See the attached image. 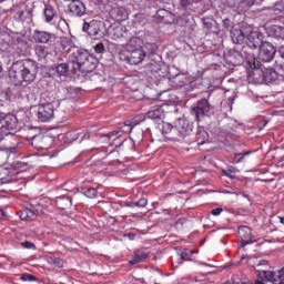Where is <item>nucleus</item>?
Wrapping results in <instances>:
<instances>
[{
    "label": "nucleus",
    "mask_w": 284,
    "mask_h": 284,
    "mask_svg": "<svg viewBox=\"0 0 284 284\" xmlns=\"http://www.w3.org/2000/svg\"><path fill=\"white\" fill-rule=\"evenodd\" d=\"M39 74V63L32 59L18 60L9 70V79L14 85H30Z\"/></svg>",
    "instance_id": "f257e3e1"
},
{
    "label": "nucleus",
    "mask_w": 284,
    "mask_h": 284,
    "mask_svg": "<svg viewBox=\"0 0 284 284\" xmlns=\"http://www.w3.org/2000/svg\"><path fill=\"white\" fill-rule=\"evenodd\" d=\"M70 54V61L73 65V73L81 72V74H90L97 70L99 65V60L94 55L90 54L85 49H79L73 47V49H68Z\"/></svg>",
    "instance_id": "f03ea898"
},
{
    "label": "nucleus",
    "mask_w": 284,
    "mask_h": 284,
    "mask_svg": "<svg viewBox=\"0 0 284 284\" xmlns=\"http://www.w3.org/2000/svg\"><path fill=\"white\" fill-rule=\"evenodd\" d=\"M224 61L227 65H244L245 68H256V57L250 47L236 45L234 49L224 52Z\"/></svg>",
    "instance_id": "7ed1b4c3"
},
{
    "label": "nucleus",
    "mask_w": 284,
    "mask_h": 284,
    "mask_svg": "<svg viewBox=\"0 0 284 284\" xmlns=\"http://www.w3.org/2000/svg\"><path fill=\"white\" fill-rule=\"evenodd\" d=\"M251 70H253L252 77L255 83H274V81H278L276 69L266 68L258 60H255V68H251Z\"/></svg>",
    "instance_id": "20e7f679"
},
{
    "label": "nucleus",
    "mask_w": 284,
    "mask_h": 284,
    "mask_svg": "<svg viewBox=\"0 0 284 284\" xmlns=\"http://www.w3.org/2000/svg\"><path fill=\"white\" fill-rule=\"evenodd\" d=\"M165 64L161 61L151 60L150 63L145 67V73L149 79H156L158 81L165 77Z\"/></svg>",
    "instance_id": "39448f33"
},
{
    "label": "nucleus",
    "mask_w": 284,
    "mask_h": 284,
    "mask_svg": "<svg viewBox=\"0 0 284 284\" xmlns=\"http://www.w3.org/2000/svg\"><path fill=\"white\" fill-rule=\"evenodd\" d=\"M210 110H212L210 101H207V99H201L196 102L195 106L191 108V114L195 116L196 121H201L210 114Z\"/></svg>",
    "instance_id": "423d86ee"
},
{
    "label": "nucleus",
    "mask_w": 284,
    "mask_h": 284,
    "mask_svg": "<svg viewBox=\"0 0 284 284\" xmlns=\"http://www.w3.org/2000/svg\"><path fill=\"white\" fill-rule=\"evenodd\" d=\"M166 77L175 90H179V88H184V85L187 83L185 82V75L181 74L179 68L174 65L168 68Z\"/></svg>",
    "instance_id": "0eeeda50"
},
{
    "label": "nucleus",
    "mask_w": 284,
    "mask_h": 284,
    "mask_svg": "<svg viewBox=\"0 0 284 284\" xmlns=\"http://www.w3.org/2000/svg\"><path fill=\"white\" fill-rule=\"evenodd\" d=\"M103 23L99 20H92L88 22L84 19V23L82 27L83 32H87L89 37H93L94 39H99V37H103Z\"/></svg>",
    "instance_id": "6e6552de"
},
{
    "label": "nucleus",
    "mask_w": 284,
    "mask_h": 284,
    "mask_svg": "<svg viewBox=\"0 0 284 284\" xmlns=\"http://www.w3.org/2000/svg\"><path fill=\"white\" fill-rule=\"evenodd\" d=\"M276 48L270 42H263L260 47L258 60L262 63H270L274 60Z\"/></svg>",
    "instance_id": "1a4fd4ad"
},
{
    "label": "nucleus",
    "mask_w": 284,
    "mask_h": 284,
    "mask_svg": "<svg viewBox=\"0 0 284 284\" xmlns=\"http://www.w3.org/2000/svg\"><path fill=\"white\" fill-rule=\"evenodd\" d=\"M185 136H187L185 121L179 120L178 123L173 126L171 135H169V139H171V141H183Z\"/></svg>",
    "instance_id": "9d476101"
},
{
    "label": "nucleus",
    "mask_w": 284,
    "mask_h": 284,
    "mask_svg": "<svg viewBox=\"0 0 284 284\" xmlns=\"http://www.w3.org/2000/svg\"><path fill=\"white\" fill-rule=\"evenodd\" d=\"M263 45V40L261 39V33L257 31H252L247 37H246V42L245 44L242 45V48H250L251 54H254V50L261 48Z\"/></svg>",
    "instance_id": "9b49d317"
},
{
    "label": "nucleus",
    "mask_w": 284,
    "mask_h": 284,
    "mask_svg": "<svg viewBox=\"0 0 284 284\" xmlns=\"http://www.w3.org/2000/svg\"><path fill=\"white\" fill-rule=\"evenodd\" d=\"M54 116V105L52 103L40 104L38 108V119L42 123H48Z\"/></svg>",
    "instance_id": "f8f14e48"
},
{
    "label": "nucleus",
    "mask_w": 284,
    "mask_h": 284,
    "mask_svg": "<svg viewBox=\"0 0 284 284\" xmlns=\"http://www.w3.org/2000/svg\"><path fill=\"white\" fill-rule=\"evenodd\" d=\"M126 54L125 61H128L130 65H139V63H143V60L148 57L144 49L128 51Z\"/></svg>",
    "instance_id": "ddd939ff"
},
{
    "label": "nucleus",
    "mask_w": 284,
    "mask_h": 284,
    "mask_svg": "<svg viewBox=\"0 0 284 284\" xmlns=\"http://www.w3.org/2000/svg\"><path fill=\"white\" fill-rule=\"evenodd\" d=\"M0 123L1 128L4 129L9 134H11V132L19 126V120L14 114H3V119Z\"/></svg>",
    "instance_id": "4468645a"
},
{
    "label": "nucleus",
    "mask_w": 284,
    "mask_h": 284,
    "mask_svg": "<svg viewBox=\"0 0 284 284\" xmlns=\"http://www.w3.org/2000/svg\"><path fill=\"white\" fill-rule=\"evenodd\" d=\"M237 234L240 237V247H245V245H251V243H254L252 240V230L250 227L240 226Z\"/></svg>",
    "instance_id": "2eb2a0df"
},
{
    "label": "nucleus",
    "mask_w": 284,
    "mask_h": 284,
    "mask_svg": "<svg viewBox=\"0 0 284 284\" xmlns=\"http://www.w3.org/2000/svg\"><path fill=\"white\" fill-rule=\"evenodd\" d=\"M52 33L39 29H36L32 34L34 43H40L41 45L50 43V41H52Z\"/></svg>",
    "instance_id": "dca6fc26"
},
{
    "label": "nucleus",
    "mask_w": 284,
    "mask_h": 284,
    "mask_svg": "<svg viewBox=\"0 0 284 284\" xmlns=\"http://www.w3.org/2000/svg\"><path fill=\"white\" fill-rule=\"evenodd\" d=\"M163 108H168V105H165V103L160 102V101H155V105L153 106V110H150L146 113L148 119H163V116H165V110Z\"/></svg>",
    "instance_id": "f3484780"
},
{
    "label": "nucleus",
    "mask_w": 284,
    "mask_h": 284,
    "mask_svg": "<svg viewBox=\"0 0 284 284\" xmlns=\"http://www.w3.org/2000/svg\"><path fill=\"white\" fill-rule=\"evenodd\" d=\"M68 10L74 17H83L85 14V4L80 0H74L68 4Z\"/></svg>",
    "instance_id": "a211bd4d"
},
{
    "label": "nucleus",
    "mask_w": 284,
    "mask_h": 284,
    "mask_svg": "<svg viewBox=\"0 0 284 284\" xmlns=\"http://www.w3.org/2000/svg\"><path fill=\"white\" fill-rule=\"evenodd\" d=\"M126 52H133L135 50H143V39L139 37H132L125 44Z\"/></svg>",
    "instance_id": "6ab92c4d"
},
{
    "label": "nucleus",
    "mask_w": 284,
    "mask_h": 284,
    "mask_svg": "<svg viewBox=\"0 0 284 284\" xmlns=\"http://www.w3.org/2000/svg\"><path fill=\"white\" fill-rule=\"evenodd\" d=\"M110 16L114 21H125L128 19V10L123 7H113Z\"/></svg>",
    "instance_id": "aec40b11"
},
{
    "label": "nucleus",
    "mask_w": 284,
    "mask_h": 284,
    "mask_svg": "<svg viewBox=\"0 0 284 284\" xmlns=\"http://www.w3.org/2000/svg\"><path fill=\"white\" fill-rule=\"evenodd\" d=\"M274 278V271H257V280L254 284L272 283Z\"/></svg>",
    "instance_id": "412c9836"
},
{
    "label": "nucleus",
    "mask_w": 284,
    "mask_h": 284,
    "mask_svg": "<svg viewBox=\"0 0 284 284\" xmlns=\"http://www.w3.org/2000/svg\"><path fill=\"white\" fill-rule=\"evenodd\" d=\"M48 141H50L48 136L39 134L32 138L31 143L37 150H48Z\"/></svg>",
    "instance_id": "4be33fe9"
},
{
    "label": "nucleus",
    "mask_w": 284,
    "mask_h": 284,
    "mask_svg": "<svg viewBox=\"0 0 284 284\" xmlns=\"http://www.w3.org/2000/svg\"><path fill=\"white\" fill-rule=\"evenodd\" d=\"M38 214V210L24 207L19 212V217L21 219V221H34Z\"/></svg>",
    "instance_id": "5701e85b"
},
{
    "label": "nucleus",
    "mask_w": 284,
    "mask_h": 284,
    "mask_svg": "<svg viewBox=\"0 0 284 284\" xmlns=\"http://www.w3.org/2000/svg\"><path fill=\"white\" fill-rule=\"evenodd\" d=\"M112 39H128V29L123 24L115 26L111 29Z\"/></svg>",
    "instance_id": "b1692460"
},
{
    "label": "nucleus",
    "mask_w": 284,
    "mask_h": 284,
    "mask_svg": "<svg viewBox=\"0 0 284 284\" xmlns=\"http://www.w3.org/2000/svg\"><path fill=\"white\" fill-rule=\"evenodd\" d=\"M34 52L39 61H45V59H48V57L52 54V51H50V48L43 44L36 45Z\"/></svg>",
    "instance_id": "393cba45"
},
{
    "label": "nucleus",
    "mask_w": 284,
    "mask_h": 284,
    "mask_svg": "<svg viewBox=\"0 0 284 284\" xmlns=\"http://www.w3.org/2000/svg\"><path fill=\"white\" fill-rule=\"evenodd\" d=\"M231 39L235 45H241L245 41V33L239 28L231 30Z\"/></svg>",
    "instance_id": "a878e982"
},
{
    "label": "nucleus",
    "mask_w": 284,
    "mask_h": 284,
    "mask_svg": "<svg viewBox=\"0 0 284 284\" xmlns=\"http://www.w3.org/2000/svg\"><path fill=\"white\" fill-rule=\"evenodd\" d=\"M207 141H210V134L207 131H205V129H197L195 133V143L197 145H205Z\"/></svg>",
    "instance_id": "bb28decb"
},
{
    "label": "nucleus",
    "mask_w": 284,
    "mask_h": 284,
    "mask_svg": "<svg viewBox=\"0 0 284 284\" xmlns=\"http://www.w3.org/2000/svg\"><path fill=\"white\" fill-rule=\"evenodd\" d=\"M268 32L273 39L284 40V27L273 24L268 28Z\"/></svg>",
    "instance_id": "cd10ccee"
},
{
    "label": "nucleus",
    "mask_w": 284,
    "mask_h": 284,
    "mask_svg": "<svg viewBox=\"0 0 284 284\" xmlns=\"http://www.w3.org/2000/svg\"><path fill=\"white\" fill-rule=\"evenodd\" d=\"M43 17L45 23H52V21H54V17H57V10H54V7L45 6L43 10Z\"/></svg>",
    "instance_id": "c85d7f7f"
},
{
    "label": "nucleus",
    "mask_w": 284,
    "mask_h": 284,
    "mask_svg": "<svg viewBox=\"0 0 284 284\" xmlns=\"http://www.w3.org/2000/svg\"><path fill=\"white\" fill-rule=\"evenodd\" d=\"M150 256V253H145L143 251H138L135 252L134 256L132 260H130V265H136L139 263H143Z\"/></svg>",
    "instance_id": "c756f323"
},
{
    "label": "nucleus",
    "mask_w": 284,
    "mask_h": 284,
    "mask_svg": "<svg viewBox=\"0 0 284 284\" xmlns=\"http://www.w3.org/2000/svg\"><path fill=\"white\" fill-rule=\"evenodd\" d=\"M143 50H144L146 57H152V54H156V52L159 51V45L154 42H146L144 44Z\"/></svg>",
    "instance_id": "7c9ffc66"
},
{
    "label": "nucleus",
    "mask_w": 284,
    "mask_h": 284,
    "mask_svg": "<svg viewBox=\"0 0 284 284\" xmlns=\"http://www.w3.org/2000/svg\"><path fill=\"white\" fill-rule=\"evenodd\" d=\"M55 72L59 77H68L70 72V65L65 62L55 65Z\"/></svg>",
    "instance_id": "2f4dec72"
},
{
    "label": "nucleus",
    "mask_w": 284,
    "mask_h": 284,
    "mask_svg": "<svg viewBox=\"0 0 284 284\" xmlns=\"http://www.w3.org/2000/svg\"><path fill=\"white\" fill-rule=\"evenodd\" d=\"M271 283H273V284H284V266L274 272L273 280H272Z\"/></svg>",
    "instance_id": "473e14b6"
},
{
    "label": "nucleus",
    "mask_w": 284,
    "mask_h": 284,
    "mask_svg": "<svg viewBox=\"0 0 284 284\" xmlns=\"http://www.w3.org/2000/svg\"><path fill=\"white\" fill-rule=\"evenodd\" d=\"M81 192L87 199H95L97 194H99L94 187H82Z\"/></svg>",
    "instance_id": "72a5a7b5"
},
{
    "label": "nucleus",
    "mask_w": 284,
    "mask_h": 284,
    "mask_svg": "<svg viewBox=\"0 0 284 284\" xmlns=\"http://www.w3.org/2000/svg\"><path fill=\"white\" fill-rule=\"evenodd\" d=\"M252 154V151H246L243 153H234L232 156V163H242V161Z\"/></svg>",
    "instance_id": "f704fd0d"
},
{
    "label": "nucleus",
    "mask_w": 284,
    "mask_h": 284,
    "mask_svg": "<svg viewBox=\"0 0 284 284\" xmlns=\"http://www.w3.org/2000/svg\"><path fill=\"white\" fill-rule=\"evenodd\" d=\"M273 12L275 14H283V12H284V2L283 1L275 2L274 7H273Z\"/></svg>",
    "instance_id": "c9c22d12"
},
{
    "label": "nucleus",
    "mask_w": 284,
    "mask_h": 284,
    "mask_svg": "<svg viewBox=\"0 0 284 284\" xmlns=\"http://www.w3.org/2000/svg\"><path fill=\"white\" fill-rule=\"evenodd\" d=\"M276 65H275V72L277 74V79H284V63H280L278 62H275Z\"/></svg>",
    "instance_id": "e433bc0d"
},
{
    "label": "nucleus",
    "mask_w": 284,
    "mask_h": 284,
    "mask_svg": "<svg viewBox=\"0 0 284 284\" xmlns=\"http://www.w3.org/2000/svg\"><path fill=\"white\" fill-rule=\"evenodd\" d=\"M174 129V126L169 123V122H163L162 123V133L163 134H169V136L172 134V130Z\"/></svg>",
    "instance_id": "4c0bfd02"
},
{
    "label": "nucleus",
    "mask_w": 284,
    "mask_h": 284,
    "mask_svg": "<svg viewBox=\"0 0 284 284\" xmlns=\"http://www.w3.org/2000/svg\"><path fill=\"white\" fill-rule=\"evenodd\" d=\"M222 26L223 28H225V30H234V22L229 18L222 20Z\"/></svg>",
    "instance_id": "58836bf2"
},
{
    "label": "nucleus",
    "mask_w": 284,
    "mask_h": 284,
    "mask_svg": "<svg viewBox=\"0 0 284 284\" xmlns=\"http://www.w3.org/2000/svg\"><path fill=\"white\" fill-rule=\"evenodd\" d=\"M58 203H63V206H60L61 210H65V207H70L72 205V199L70 197H60V201Z\"/></svg>",
    "instance_id": "ea45409f"
},
{
    "label": "nucleus",
    "mask_w": 284,
    "mask_h": 284,
    "mask_svg": "<svg viewBox=\"0 0 284 284\" xmlns=\"http://www.w3.org/2000/svg\"><path fill=\"white\" fill-rule=\"evenodd\" d=\"M192 254H194V251H183L181 253V261H192Z\"/></svg>",
    "instance_id": "a19ab883"
},
{
    "label": "nucleus",
    "mask_w": 284,
    "mask_h": 284,
    "mask_svg": "<svg viewBox=\"0 0 284 284\" xmlns=\"http://www.w3.org/2000/svg\"><path fill=\"white\" fill-rule=\"evenodd\" d=\"M176 17L172 12H166V16H164V19L162 20L164 23H174Z\"/></svg>",
    "instance_id": "79ce46f5"
},
{
    "label": "nucleus",
    "mask_w": 284,
    "mask_h": 284,
    "mask_svg": "<svg viewBox=\"0 0 284 284\" xmlns=\"http://www.w3.org/2000/svg\"><path fill=\"white\" fill-rule=\"evenodd\" d=\"M179 1H180V8H182V10H187V8H190V6L194 3V0H179Z\"/></svg>",
    "instance_id": "37998d69"
},
{
    "label": "nucleus",
    "mask_w": 284,
    "mask_h": 284,
    "mask_svg": "<svg viewBox=\"0 0 284 284\" xmlns=\"http://www.w3.org/2000/svg\"><path fill=\"white\" fill-rule=\"evenodd\" d=\"M256 3V0H240V6L242 8H252Z\"/></svg>",
    "instance_id": "c03bdc74"
},
{
    "label": "nucleus",
    "mask_w": 284,
    "mask_h": 284,
    "mask_svg": "<svg viewBox=\"0 0 284 284\" xmlns=\"http://www.w3.org/2000/svg\"><path fill=\"white\" fill-rule=\"evenodd\" d=\"M16 18L18 19V21H26V10L19 9L16 12Z\"/></svg>",
    "instance_id": "a18cd8bd"
},
{
    "label": "nucleus",
    "mask_w": 284,
    "mask_h": 284,
    "mask_svg": "<svg viewBox=\"0 0 284 284\" xmlns=\"http://www.w3.org/2000/svg\"><path fill=\"white\" fill-rule=\"evenodd\" d=\"M104 136H106V139H113V141H114L121 136V131H112V132L105 134Z\"/></svg>",
    "instance_id": "49530a36"
},
{
    "label": "nucleus",
    "mask_w": 284,
    "mask_h": 284,
    "mask_svg": "<svg viewBox=\"0 0 284 284\" xmlns=\"http://www.w3.org/2000/svg\"><path fill=\"white\" fill-rule=\"evenodd\" d=\"M62 47L65 50V48H72L73 43H72V39L70 38H63L61 40Z\"/></svg>",
    "instance_id": "de8ad7c7"
},
{
    "label": "nucleus",
    "mask_w": 284,
    "mask_h": 284,
    "mask_svg": "<svg viewBox=\"0 0 284 284\" xmlns=\"http://www.w3.org/2000/svg\"><path fill=\"white\" fill-rule=\"evenodd\" d=\"M168 10H165V9H159L158 11H156V14H155V17H158V19H161L162 21L165 19V16L168 14Z\"/></svg>",
    "instance_id": "09e8293b"
},
{
    "label": "nucleus",
    "mask_w": 284,
    "mask_h": 284,
    "mask_svg": "<svg viewBox=\"0 0 284 284\" xmlns=\"http://www.w3.org/2000/svg\"><path fill=\"white\" fill-rule=\"evenodd\" d=\"M94 52L97 54H103V52H105V45H103V43H98L95 47H94Z\"/></svg>",
    "instance_id": "8fccbe9b"
},
{
    "label": "nucleus",
    "mask_w": 284,
    "mask_h": 284,
    "mask_svg": "<svg viewBox=\"0 0 284 284\" xmlns=\"http://www.w3.org/2000/svg\"><path fill=\"white\" fill-rule=\"evenodd\" d=\"M21 281H28V282H32V281H37V276L34 275H30V274H22L20 276Z\"/></svg>",
    "instance_id": "3c124183"
},
{
    "label": "nucleus",
    "mask_w": 284,
    "mask_h": 284,
    "mask_svg": "<svg viewBox=\"0 0 284 284\" xmlns=\"http://www.w3.org/2000/svg\"><path fill=\"white\" fill-rule=\"evenodd\" d=\"M21 245L22 247H26V250H37V246L34 245V243L30 241L22 242Z\"/></svg>",
    "instance_id": "603ef678"
},
{
    "label": "nucleus",
    "mask_w": 284,
    "mask_h": 284,
    "mask_svg": "<svg viewBox=\"0 0 284 284\" xmlns=\"http://www.w3.org/2000/svg\"><path fill=\"white\" fill-rule=\"evenodd\" d=\"M148 205V199L142 197L138 202H135V207H145Z\"/></svg>",
    "instance_id": "864d4df0"
},
{
    "label": "nucleus",
    "mask_w": 284,
    "mask_h": 284,
    "mask_svg": "<svg viewBox=\"0 0 284 284\" xmlns=\"http://www.w3.org/2000/svg\"><path fill=\"white\" fill-rule=\"evenodd\" d=\"M225 6L229 8H235L236 3H240V0H222Z\"/></svg>",
    "instance_id": "5fc2aeb1"
},
{
    "label": "nucleus",
    "mask_w": 284,
    "mask_h": 284,
    "mask_svg": "<svg viewBox=\"0 0 284 284\" xmlns=\"http://www.w3.org/2000/svg\"><path fill=\"white\" fill-rule=\"evenodd\" d=\"M8 134L10 133L7 132L2 126H0V142L3 141L6 136H8Z\"/></svg>",
    "instance_id": "6e6d98bb"
},
{
    "label": "nucleus",
    "mask_w": 284,
    "mask_h": 284,
    "mask_svg": "<svg viewBox=\"0 0 284 284\" xmlns=\"http://www.w3.org/2000/svg\"><path fill=\"white\" fill-rule=\"evenodd\" d=\"M130 145L131 150H134V140L130 139V140H124L122 142V145Z\"/></svg>",
    "instance_id": "4d7b16f0"
},
{
    "label": "nucleus",
    "mask_w": 284,
    "mask_h": 284,
    "mask_svg": "<svg viewBox=\"0 0 284 284\" xmlns=\"http://www.w3.org/2000/svg\"><path fill=\"white\" fill-rule=\"evenodd\" d=\"M223 212V210L221 209V207H216V209H213L212 211H211V214L213 215V216H220V214Z\"/></svg>",
    "instance_id": "13d9d810"
},
{
    "label": "nucleus",
    "mask_w": 284,
    "mask_h": 284,
    "mask_svg": "<svg viewBox=\"0 0 284 284\" xmlns=\"http://www.w3.org/2000/svg\"><path fill=\"white\" fill-rule=\"evenodd\" d=\"M265 125H267V120H263L262 122H260L258 130H264Z\"/></svg>",
    "instance_id": "bf43d9fd"
},
{
    "label": "nucleus",
    "mask_w": 284,
    "mask_h": 284,
    "mask_svg": "<svg viewBox=\"0 0 284 284\" xmlns=\"http://www.w3.org/2000/svg\"><path fill=\"white\" fill-rule=\"evenodd\" d=\"M278 54H280L281 59H284V45L278 48Z\"/></svg>",
    "instance_id": "052dcab7"
},
{
    "label": "nucleus",
    "mask_w": 284,
    "mask_h": 284,
    "mask_svg": "<svg viewBox=\"0 0 284 284\" xmlns=\"http://www.w3.org/2000/svg\"><path fill=\"white\" fill-rule=\"evenodd\" d=\"M53 263H54V265H58L59 267H61V265H63V262L61 261V258H54Z\"/></svg>",
    "instance_id": "680f3d73"
},
{
    "label": "nucleus",
    "mask_w": 284,
    "mask_h": 284,
    "mask_svg": "<svg viewBox=\"0 0 284 284\" xmlns=\"http://www.w3.org/2000/svg\"><path fill=\"white\" fill-rule=\"evenodd\" d=\"M18 43H19L20 45H23L24 48H28V42H27V41L18 40Z\"/></svg>",
    "instance_id": "e2e57ef3"
},
{
    "label": "nucleus",
    "mask_w": 284,
    "mask_h": 284,
    "mask_svg": "<svg viewBox=\"0 0 284 284\" xmlns=\"http://www.w3.org/2000/svg\"><path fill=\"white\" fill-rule=\"evenodd\" d=\"M136 206V202H128L126 207H134Z\"/></svg>",
    "instance_id": "0e129e2a"
},
{
    "label": "nucleus",
    "mask_w": 284,
    "mask_h": 284,
    "mask_svg": "<svg viewBox=\"0 0 284 284\" xmlns=\"http://www.w3.org/2000/svg\"><path fill=\"white\" fill-rule=\"evenodd\" d=\"M278 220H280V223H282V225H284V215H280Z\"/></svg>",
    "instance_id": "69168bd1"
},
{
    "label": "nucleus",
    "mask_w": 284,
    "mask_h": 284,
    "mask_svg": "<svg viewBox=\"0 0 284 284\" xmlns=\"http://www.w3.org/2000/svg\"><path fill=\"white\" fill-rule=\"evenodd\" d=\"M134 236H135V235L132 234V233H129V234H128V237L130 239V241H134Z\"/></svg>",
    "instance_id": "338daca9"
},
{
    "label": "nucleus",
    "mask_w": 284,
    "mask_h": 284,
    "mask_svg": "<svg viewBox=\"0 0 284 284\" xmlns=\"http://www.w3.org/2000/svg\"><path fill=\"white\" fill-rule=\"evenodd\" d=\"M0 216H6V211H3V209H0Z\"/></svg>",
    "instance_id": "774afa93"
}]
</instances>
